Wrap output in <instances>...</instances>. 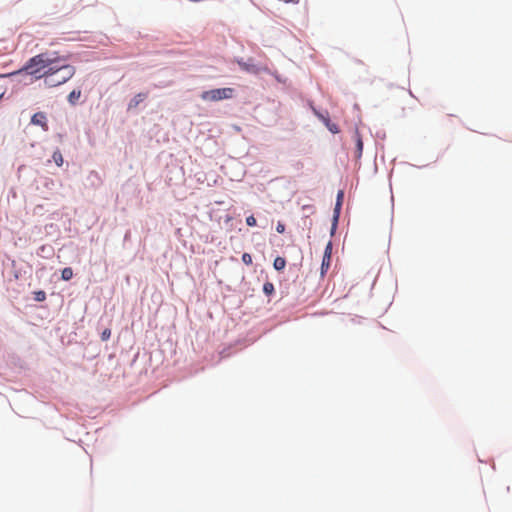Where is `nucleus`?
<instances>
[{
    "instance_id": "f257e3e1",
    "label": "nucleus",
    "mask_w": 512,
    "mask_h": 512,
    "mask_svg": "<svg viewBox=\"0 0 512 512\" xmlns=\"http://www.w3.org/2000/svg\"><path fill=\"white\" fill-rule=\"evenodd\" d=\"M57 62L56 57L48 53H41L29 59L23 70L37 79L42 77L45 79L48 74L46 73L47 70H50V67H53Z\"/></svg>"
},
{
    "instance_id": "f03ea898",
    "label": "nucleus",
    "mask_w": 512,
    "mask_h": 512,
    "mask_svg": "<svg viewBox=\"0 0 512 512\" xmlns=\"http://www.w3.org/2000/svg\"><path fill=\"white\" fill-rule=\"evenodd\" d=\"M75 68L69 64H59V61L47 70L44 84L48 87L59 86L70 80L75 74Z\"/></svg>"
},
{
    "instance_id": "7ed1b4c3",
    "label": "nucleus",
    "mask_w": 512,
    "mask_h": 512,
    "mask_svg": "<svg viewBox=\"0 0 512 512\" xmlns=\"http://www.w3.org/2000/svg\"><path fill=\"white\" fill-rule=\"evenodd\" d=\"M234 89L232 88H217L204 91L201 98L204 101H220L223 99H230L233 97Z\"/></svg>"
},
{
    "instance_id": "20e7f679",
    "label": "nucleus",
    "mask_w": 512,
    "mask_h": 512,
    "mask_svg": "<svg viewBox=\"0 0 512 512\" xmlns=\"http://www.w3.org/2000/svg\"><path fill=\"white\" fill-rule=\"evenodd\" d=\"M31 123L40 126L44 131H48L49 129L47 117L44 112L35 113L31 118Z\"/></svg>"
},
{
    "instance_id": "39448f33",
    "label": "nucleus",
    "mask_w": 512,
    "mask_h": 512,
    "mask_svg": "<svg viewBox=\"0 0 512 512\" xmlns=\"http://www.w3.org/2000/svg\"><path fill=\"white\" fill-rule=\"evenodd\" d=\"M354 139L356 142L355 158L360 159L363 152V141L358 129H356L354 132Z\"/></svg>"
},
{
    "instance_id": "423d86ee",
    "label": "nucleus",
    "mask_w": 512,
    "mask_h": 512,
    "mask_svg": "<svg viewBox=\"0 0 512 512\" xmlns=\"http://www.w3.org/2000/svg\"><path fill=\"white\" fill-rule=\"evenodd\" d=\"M147 98V93H138L135 95L131 101L129 102L128 108L133 109L136 108L141 102H143Z\"/></svg>"
},
{
    "instance_id": "0eeeda50",
    "label": "nucleus",
    "mask_w": 512,
    "mask_h": 512,
    "mask_svg": "<svg viewBox=\"0 0 512 512\" xmlns=\"http://www.w3.org/2000/svg\"><path fill=\"white\" fill-rule=\"evenodd\" d=\"M81 96V90H73L68 95V102L71 105H75Z\"/></svg>"
},
{
    "instance_id": "6e6552de",
    "label": "nucleus",
    "mask_w": 512,
    "mask_h": 512,
    "mask_svg": "<svg viewBox=\"0 0 512 512\" xmlns=\"http://www.w3.org/2000/svg\"><path fill=\"white\" fill-rule=\"evenodd\" d=\"M273 266L277 271L283 270L286 266L285 258L280 257V256L276 257L274 260Z\"/></svg>"
},
{
    "instance_id": "1a4fd4ad",
    "label": "nucleus",
    "mask_w": 512,
    "mask_h": 512,
    "mask_svg": "<svg viewBox=\"0 0 512 512\" xmlns=\"http://www.w3.org/2000/svg\"><path fill=\"white\" fill-rule=\"evenodd\" d=\"M73 277V270L70 267H66L61 271V278L65 281L70 280Z\"/></svg>"
},
{
    "instance_id": "9d476101",
    "label": "nucleus",
    "mask_w": 512,
    "mask_h": 512,
    "mask_svg": "<svg viewBox=\"0 0 512 512\" xmlns=\"http://www.w3.org/2000/svg\"><path fill=\"white\" fill-rule=\"evenodd\" d=\"M330 264H331V258L327 259V258H325V256H323L322 264H321V275L322 276H324L325 273L328 271Z\"/></svg>"
},
{
    "instance_id": "9b49d317",
    "label": "nucleus",
    "mask_w": 512,
    "mask_h": 512,
    "mask_svg": "<svg viewBox=\"0 0 512 512\" xmlns=\"http://www.w3.org/2000/svg\"><path fill=\"white\" fill-rule=\"evenodd\" d=\"M52 158H53V161L56 163L57 166H62L63 165V156L61 154V152L59 150H56L54 151L53 155H52Z\"/></svg>"
},
{
    "instance_id": "f8f14e48",
    "label": "nucleus",
    "mask_w": 512,
    "mask_h": 512,
    "mask_svg": "<svg viewBox=\"0 0 512 512\" xmlns=\"http://www.w3.org/2000/svg\"><path fill=\"white\" fill-rule=\"evenodd\" d=\"M46 299V293L43 290L34 292V300L37 302H43Z\"/></svg>"
},
{
    "instance_id": "ddd939ff",
    "label": "nucleus",
    "mask_w": 512,
    "mask_h": 512,
    "mask_svg": "<svg viewBox=\"0 0 512 512\" xmlns=\"http://www.w3.org/2000/svg\"><path fill=\"white\" fill-rule=\"evenodd\" d=\"M263 291H264L267 295L271 294V293L274 291V286H273V284H272V283H270V282H266V283L264 284V286H263Z\"/></svg>"
},
{
    "instance_id": "4468645a",
    "label": "nucleus",
    "mask_w": 512,
    "mask_h": 512,
    "mask_svg": "<svg viewBox=\"0 0 512 512\" xmlns=\"http://www.w3.org/2000/svg\"><path fill=\"white\" fill-rule=\"evenodd\" d=\"M331 255H332V243L331 242H328V244L326 245L325 247V251H324V255L325 258H331Z\"/></svg>"
},
{
    "instance_id": "2eb2a0df",
    "label": "nucleus",
    "mask_w": 512,
    "mask_h": 512,
    "mask_svg": "<svg viewBox=\"0 0 512 512\" xmlns=\"http://www.w3.org/2000/svg\"><path fill=\"white\" fill-rule=\"evenodd\" d=\"M326 126L332 133L336 134L339 132V128L336 124L330 123L329 121L326 122Z\"/></svg>"
},
{
    "instance_id": "dca6fc26",
    "label": "nucleus",
    "mask_w": 512,
    "mask_h": 512,
    "mask_svg": "<svg viewBox=\"0 0 512 512\" xmlns=\"http://www.w3.org/2000/svg\"><path fill=\"white\" fill-rule=\"evenodd\" d=\"M242 261L246 265H252V256L249 253H244L242 255Z\"/></svg>"
},
{
    "instance_id": "f3484780",
    "label": "nucleus",
    "mask_w": 512,
    "mask_h": 512,
    "mask_svg": "<svg viewBox=\"0 0 512 512\" xmlns=\"http://www.w3.org/2000/svg\"><path fill=\"white\" fill-rule=\"evenodd\" d=\"M246 223L248 226H256L257 224V221H256V218L253 216V215H250L246 218Z\"/></svg>"
},
{
    "instance_id": "a211bd4d",
    "label": "nucleus",
    "mask_w": 512,
    "mask_h": 512,
    "mask_svg": "<svg viewBox=\"0 0 512 512\" xmlns=\"http://www.w3.org/2000/svg\"><path fill=\"white\" fill-rule=\"evenodd\" d=\"M111 336V330L110 329H105L102 334H101V339L103 341H107Z\"/></svg>"
},
{
    "instance_id": "6ab92c4d",
    "label": "nucleus",
    "mask_w": 512,
    "mask_h": 512,
    "mask_svg": "<svg viewBox=\"0 0 512 512\" xmlns=\"http://www.w3.org/2000/svg\"><path fill=\"white\" fill-rule=\"evenodd\" d=\"M276 231L280 234L284 233L285 231V225L282 222H278L276 226Z\"/></svg>"
},
{
    "instance_id": "aec40b11",
    "label": "nucleus",
    "mask_w": 512,
    "mask_h": 512,
    "mask_svg": "<svg viewBox=\"0 0 512 512\" xmlns=\"http://www.w3.org/2000/svg\"><path fill=\"white\" fill-rule=\"evenodd\" d=\"M341 205H342V203H341V202H339V201H337V202H336V205H335V213H336V215H335V217H334V218H335V222H336V221H337V219H338V214H339V210H340V208H341Z\"/></svg>"
},
{
    "instance_id": "412c9836",
    "label": "nucleus",
    "mask_w": 512,
    "mask_h": 512,
    "mask_svg": "<svg viewBox=\"0 0 512 512\" xmlns=\"http://www.w3.org/2000/svg\"><path fill=\"white\" fill-rule=\"evenodd\" d=\"M343 195H344L343 191H339L337 194V201L342 203Z\"/></svg>"
},
{
    "instance_id": "4be33fe9",
    "label": "nucleus",
    "mask_w": 512,
    "mask_h": 512,
    "mask_svg": "<svg viewBox=\"0 0 512 512\" xmlns=\"http://www.w3.org/2000/svg\"><path fill=\"white\" fill-rule=\"evenodd\" d=\"M306 208L311 210V212H314V207L313 206H303V209H306Z\"/></svg>"
},
{
    "instance_id": "5701e85b",
    "label": "nucleus",
    "mask_w": 512,
    "mask_h": 512,
    "mask_svg": "<svg viewBox=\"0 0 512 512\" xmlns=\"http://www.w3.org/2000/svg\"><path fill=\"white\" fill-rule=\"evenodd\" d=\"M2 97V94L0 95V98Z\"/></svg>"
}]
</instances>
